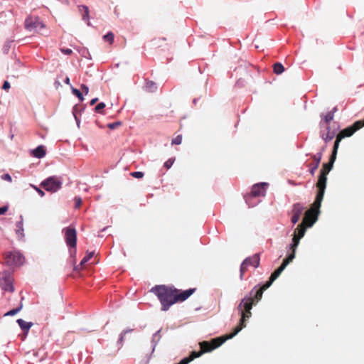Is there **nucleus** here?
I'll return each mask as SVG.
<instances>
[{
	"mask_svg": "<svg viewBox=\"0 0 364 364\" xmlns=\"http://www.w3.org/2000/svg\"><path fill=\"white\" fill-rule=\"evenodd\" d=\"M16 233L21 238L23 237V218L20 216V220L16 223Z\"/></svg>",
	"mask_w": 364,
	"mask_h": 364,
	"instance_id": "nucleus-20",
	"label": "nucleus"
},
{
	"mask_svg": "<svg viewBox=\"0 0 364 364\" xmlns=\"http://www.w3.org/2000/svg\"><path fill=\"white\" fill-rule=\"evenodd\" d=\"M46 191L55 193L62 187V181L56 176H50L43 181L41 183Z\"/></svg>",
	"mask_w": 364,
	"mask_h": 364,
	"instance_id": "nucleus-7",
	"label": "nucleus"
},
{
	"mask_svg": "<svg viewBox=\"0 0 364 364\" xmlns=\"http://www.w3.org/2000/svg\"><path fill=\"white\" fill-rule=\"evenodd\" d=\"M22 308H23V304H22V301H21L16 308L11 309V310L9 311L8 312H6L4 314V316H14V315L16 314L17 313H18L22 309Z\"/></svg>",
	"mask_w": 364,
	"mask_h": 364,
	"instance_id": "nucleus-22",
	"label": "nucleus"
},
{
	"mask_svg": "<svg viewBox=\"0 0 364 364\" xmlns=\"http://www.w3.org/2000/svg\"><path fill=\"white\" fill-rule=\"evenodd\" d=\"M80 87H81L82 92H85V95H87V93L89 92L88 87L87 85H85V84H82Z\"/></svg>",
	"mask_w": 364,
	"mask_h": 364,
	"instance_id": "nucleus-34",
	"label": "nucleus"
},
{
	"mask_svg": "<svg viewBox=\"0 0 364 364\" xmlns=\"http://www.w3.org/2000/svg\"><path fill=\"white\" fill-rule=\"evenodd\" d=\"M267 183H261L255 184L252 188L250 195L245 196V200L247 203H250V199L252 197H258V196H264L265 195V186Z\"/></svg>",
	"mask_w": 364,
	"mask_h": 364,
	"instance_id": "nucleus-13",
	"label": "nucleus"
},
{
	"mask_svg": "<svg viewBox=\"0 0 364 364\" xmlns=\"http://www.w3.org/2000/svg\"><path fill=\"white\" fill-rule=\"evenodd\" d=\"M65 240L70 248H75L77 243V232L74 228L68 227L64 229Z\"/></svg>",
	"mask_w": 364,
	"mask_h": 364,
	"instance_id": "nucleus-12",
	"label": "nucleus"
},
{
	"mask_svg": "<svg viewBox=\"0 0 364 364\" xmlns=\"http://www.w3.org/2000/svg\"><path fill=\"white\" fill-rule=\"evenodd\" d=\"M130 174L136 178H141L144 176V173L141 171L132 172Z\"/></svg>",
	"mask_w": 364,
	"mask_h": 364,
	"instance_id": "nucleus-30",
	"label": "nucleus"
},
{
	"mask_svg": "<svg viewBox=\"0 0 364 364\" xmlns=\"http://www.w3.org/2000/svg\"><path fill=\"white\" fill-rule=\"evenodd\" d=\"M75 208H79L82 204V199L80 197H75Z\"/></svg>",
	"mask_w": 364,
	"mask_h": 364,
	"instance_id": "nucleus-32",
	"label": "nucleus"
},
{
	"mask_svg": "<svg viewBox=\"0 0 364 364\" xmlns=\"http://www.w3.org/2000/svg\"><path fill=\"white\" fill-rule=\"evenodd\" d=\"M146 89L147 91H149L150 92H153L156 90L157 86L154 82L147 81L146 82Z\"/></svg>",
	"mask_w": 364,
	"mask_h": 364,
	"instance_id": "nucleus-24",
	"label": "nucleus"
},
{
	"mask_svg": "<svg viewBox=\"0 0 364 364\" xmlns=\"http://www.w3.org/2000/svg\"><path fill=\"white\" fill-rule=\"evenodd\" d=\"M336 107H335L333 111L326 113V114L323 116L322 120L321 121L320 125H325L326 127L329 126L330 122H331L333 119L334 112H336Z\"/></svg>",
	"mask_w": 364,
	"mask_h": 364,
	"instance_id": "nucleus-16",
	"label": "nucleus"
},
{
	"mask_svg": "<svg viewBox=\"0 0 364 364\" xmlns=\"http://www.w3.org/2000/svg\"><path fill=\"white\" fill-rule=\"evenodd\" d=\"M294 253H291L287 258L283 260L282 264L274 272L272 273L269 281L264 284L259 289H256V287L250 292V296H245L242 299L237 306V309L241 315L240 323L235 328L232 333L213 338L210 341H203L200 343V346L204 349L203 351H212L213 350L220 346L225 341L232 338L243 328L246 326V320L252 316L251 309L255 302H258L262 297L263 292L267 289L277 279L286 267L294 259Z\"/></svg>",
	"mask_w": 364,
	"mask_h": 364,
	"instance_id": "nucleus-1",
	"label": "nucleus"
},
{
	"mask_svg": "<svg viewBox=\"0 0 364 364\" xmlns=\"http://www.w3.org/2000/svg\"><path fill=\"white\" fill-rule=\"evenodd\" d=\"M325 147L321 149V151L315 155L312 156L313 163L310 164L311 168L309 170L310 173L314 176L316 170L318 168L320 162L322 159V152L324 151Z\"/></svg>",
	"mask_w": 364,
	"mask_h": 364,
	"instance_id": "nucleus-15",
	"label": "nucleus"
},
{
	"mask_svg": "<svg viewBox=\"0 0 364 364\" xmlns=\"http://www.w3.org/2000/svg\"><path fill=\"white\" fill-rule=\"evenodd\" d=\"M304 208L300 203H296L293 205L291 213L292 216L291 218V221L292 223H296L303 213Z\"/></svg>",
	"mask_w": 364,
	"mask_h": 364,
	"instance_id": "nucleus-14",
	"label": "nucleus"
},
{
	"mask_svg": "<svg viewBox=\"0 0 364 364\" xmlns=\"http://www.w3.org/2000/svg\"><path fill=\"white\" fill-rule=\"evenodd\" d=\"M98 99L97 98H94L92 99L91 101H90V105H94L97 102Z\"/></svg>",
	"mask_w": 364,
	"mask_h": 364,
	"instance_id": "nucleus-40",
	"label": "nucleus"
},
{
	"mask_svg": "<svg viewBox=\"0 0 364 364\" xmlns=\"http://www.w3.org/2000/svg\"><path fill=\"white\" fill-rule=\"evenodd\" d=\"M5 263L10 267L20 266L24 262V257L19 252L14 250L4 254Z\"/></svg>",
	"mask_w": 364,
	"mask_h": 364,
	"instance_id": "nucleus-6",
	"label": "nucleus"
},
{
	"mask_svg": "<svg viewBox=\"0 0 364 364\" xmlns=\"http://www.w3.org/2000/svg\"><path fill=\"white\" fill-rule=\"evenodd\" d=\"M79 11L82 13V20L87 21V25H90L88 7L84 5L80 6Z\"/></svg>",
	"mask_w": 364,
	"mask_h": 364,
	"instance_id": "nucleus-21",
	"label": "nucleus"
},
{
	"mask_svg": "<svg viewBox=\"0 0 364 364\" xmlns=\"http://www.w3.org/2000/svg\"><path fill=\"white\" fill-rule=\"evenodd\" d=\"M307 226L304 223H301L298 225L297 228L294 231V237L292 239V243L290 245V249L291 250V253H294L295 256L296 250L299 244V241L301 237H304L306 232V228Z\"/></svg>",
	"mask_w": 364,
	"mask_h": 364,
	"instance_id": "nucleus-11",
	"label": "nucleus"
},
{
	"mask_svg": "<svg viewBox=\"0 0 364 364\" xmlns=\"http://www.w3.org/2000/svg\"><path fill=\"white\" fill-rule=\"evenodd\" d=\"M17 323L20 328L25 331L26 333L28 332L30 328L33 326V323L32 322H27L22 318H18Z\"/></svg>",
	"mask_w": 364,
	"mask_h": 364,
	"instance_id": "nucleus-18",
	"label": "nucleus"
},
{
	"mask_svg": "<svg viewBox=\"0 0 364 364\" xmlns=\"http://www.w3.org/2000/svg\"><path fill=\"white\" fill-rule=\"evenodd\" d=\"M121 122H114V123H110V124H108L107 127L111 129H115L116 127H117L118 126H120L121 125Z\"/></svg>",
	"mask_w": 364,
	"mask_h": 364,
	"instance_id": "nucleus-33",
	"label": "nucleus"
},
{
	"mask_svg": "<svg viewBox=\"0 0 364 364\" xmlns=\"http://www.w3.org/2000/svg\"><path fill=\"white\" fill-rule=\"evenodd\" d=\"M94 255V252H87L85 257L80 262V265H83L88 262Z\"/></svg>",
	"mask_w": 364,
	"mask_h": 364,
	"instance_id": "nucleus-26",
	"label": "nucleus"
},
{
	"mask_svg": "<svg viewBox=\"0 0 364 364\" xmlns=\"http://www.w3.org/2000/svg\"><path fill=\"white\" fill-rule=\"evenodd\" d=\"M363 127H364V119L356 121L352 126L341 130L336 136L333 149L338 151L339 144L343 139L351 136L357 130L360 129Z\"/></svg>",
	"mask_w": 364,
	"mask_h": 364,
	"instance_id": "nucleus-5",
	"label": "nucleus"
},
{
	"mask_svg": "<svg viewBox=\"0 0 364 364\" xmlns=\"http://www.w3.org/2000/svg\"><path fill=\"white\" fill-rule=\"evenodd\" d=\"M182 135L179 134L172 139L171 144L175 145H179L182 143Z\"/></svg>",
	"mask_w": 364,
	"mask_h": 364,
	"instance_id": "nucleus-28",
	"label": "nucleus"
},
{
	"mask_svg": "<svg viewBox=\"0 0 364 364\" xmlns=\"http://www.w3.org/2000/svg\"><path fill=\"white\" fill-rule=\"evenodd\" d=\"M196 290V288H192L181 291L173 287L156 285L151 289V292L158 297L161 304V309L168 311L173 304L186 301Z\"/></svg>",
	"mask_w": 364,
	"mask_h": 364,
	"instance_id": "nucleus-2",
	"label": "nucleus"
},
{
	"mask_svg": "<svg viewBox=\"0 0 364 364\" xmlns=\"http://www.w3.org/2000/svg\"><path fill=\"white\" fill-rule=\"evenodd\" d=\"M260 257L259 254L256 253L251 257H247L241 264L240 266V279L243 278L245 273L246 272L247 267L252 266L257 268L259 266Z\"/></svg>",
	"mask_w": 364,
	"mask_h": 364,
	"instance_id": "nucleus-9",
	"label": "nucleus"
},
{
	"mask_svg": "<svg viewBox=\"0 0 364 364\" xmlns=\"http://www.w3.org/2000/svg\"><path fill=\"white\" fill-rule=\"evenodd\" d=\"M337 152V150L333 149L332 154L330 157L329 161L328 163H325L323 164L318 181L316 183L318 192L322 193H325L327 181V175L333 168V163L336 159Z\"/></svg>",
	"mask_w": 364,
	"mask_h": 364,
	"instance_id": "nucleus-4",
	"label": "nucleus"
},
{
	"mask_svg": "<svg viewBox=\"0 0 364 364\" xmlns=\"http://www.w3.org/2000/svg\"><path fill=\"white\" fill-rule=\"evenodd\" d=\"M61 51L67 55H70L73 53V50L71 49L67 48V49H61Z\"/></svg>",
	"mask_w": 364,
	"mask_h": 364,
	"instance_id": "nucleus-39",
	"label": "nucleus"
},
{
	"mask_svg": "<svg viewBox=\"0 0 364 364\" xmlns=\"http://www.w3.org/2000/svg\"><path fill=\"white\" fill-rule=\"evenodd\" d=\"M1 178L3 180H5V181H9V182H11V180H12L11 176L9 174H8V173L4 174L1 176Z\"/></svg>",
	"mask_w": 364,
	"mask_h": 364,
	"instance_id": "nucleus-35",
	"label": "nucleus"
},
{
	"mask_svg": "<svg viewBox=\"0 0 364 364\" xmlns=\"http://www.w3.org/2000/svg\"><path fill=\"white\" fill-rule=\"evenodd\" d=\"M8 210V206L0 207V215H4Z\"/></svg>",
	"mask_w": 364,
	"mask_h": 364,
	"instance_id": "nucleus-37",
	"label": "nucleus"
},
{
	"mask_svg": "<svg viewBox=\"0 0 364 364\" xmlns=\"http://www.w3.org/2000/svg\"><path fill=\"white\" fill-rule=\"evenodd\" d=\"M105 107V104L104 102L99 103L95 108L97 112H102V110Z\"/></svg>",
	"mask_w": 364,
	"mask_h": 364,
	"instance_id": "nucleus-31",
	"label": "nucleus"
},
{
	"mask_svg": "<svg viewBox=\"0 0 364 364\" xmlns=\"http://www.w3.org/2000/svg\"><path fill=\"white\" fill-rule=\"evenodd\" d=\"M273 70L275 74L279 75L284 71V68L281 63H276L273 65Z\"/></svg>",
	"mask_w": 364,
	"mask_h": 364,
	"instance_id": "nucleus-23",
	"label": "nucleus"
},
{
	"mask_svg": "<svg viewBox=\"0 0 364 364\" xmlns=\"http://www.w3.org/2000/svg\"><path fill=\"white\" fill-rule=\"evenodd\" d=\"M114 33L112 32H108L106 35L103 36V39L105 41H107L109 43V44H112L114 41Z\"/></svg>",
	"mask_w": 364,
	"mask_h": 364,
	"instance_id": "nucleus-25",
	"label": "nucleus"
},
{
	"mask_svg": "<svg viewBox=\"0 0 364 364\" xmlns=\"http://www.w3.org/2000/svg\"><path fill=\"white\" fill-rule=\"evenodd\" d=\"M10 88V83L8 81H5L3 84L2 89L8 90Z\"/></svg>",
	"mask_w": 364,
	"mask_h": 364,
	"instance_id": "nucleus-36",
	"label": "nucleus"
},
{
	"mask_svg": "<svg viewBox=\"0 0 364 364\" xmlns=\"http://www.w3.org/2000/svg\"><path fill=\"white\" fill-rule=\"evenodd\" d=\"M335 135V131H331L329 126H327L326 132L321 133V136L325 141V142L327 143L331 141L334 138Z\"/></svg>",
	"mask_w": 364,
	"mask_h": 364,
	"instance_id": "nucleus-17",
	"label": "nucleus"
},
{
	"mask_svg": "<svg viewBox=\"0 0 364 364\" xmlns=\"http://www.w3.org/2000/svg\"><path fill=\"white\" fill-rule=\"evenodd\" d=\"M32 154L33 156L38 159H41L46 155V149L43 146H38L37 148L32 151Z\"/></svg>",
	"mask_w": 364,
	"mask_h": 364,
	"instance_id": "nucleus-19",
	"label": "nucleus"
},
{
	"mask_svg": "<svg viewBox=\"0 0 364 364\" xmlns=\"http://www.w3.org/2000/svg\"><path fill=\"white\" fill-rule=\"evenodd\" d=\"M33 188H35V190L38 192V193L41 196H44L45 195V193L41 190L39 188L36 187V186H33Z\"/></svg>",
	"mask_w": 364,
	"mask_h": 364,
	"instance_id": "nucleus-38",
	"label": "nucleus"
},
{
	"mask_svg": "<svg viewBox=\"0 0 364 364\" xmlns=\"http://www.w3.org/2000/svg\"><path fill=\"white\" fill-rule=\"evenodd\" d=\"M125 333H126V332H123V333L121 334V336H120V338H119V341H120L121 342H122V341H123L124 336V334H125Z\"/></svg>",
	"mask_w": 364,
	"mask_h": 364,
	"instance_id": "nucleus-41",
	"label": "nucleus"
},
{
	"mask_svg": "<svg viewBox=\"0 0 364 364\" xmlns=\"http://www.w3.org/2000/svg\"><path fill=\"white\" fill-rule=\"evenodd\" d=\"M64 82L65 84L70 85V78L67 77Z\"/></svg>",
	"mask_w": 364,
	"mask_h": 364,
	"instance_id": "nucleus-42",
	"label": "nucleus"
},
{
	"mask_svg": "<svg viewBox=\"0 0 364 364\" xmlns=\"http://www.w3.org/2000/svg\"><path fill=\"white\" fill-rule=\"evenodd\" d=\"M175 161V158H171L169 159H168L164 164V166L166 168V169H169L172 165L173 164Z\"/></svg>",
	"mask_w": 364,
	"mask_h": 364,
	"instance_id": "nucleus-29",
	"label": "nucleus"
},
{
	"mask_svg": "<svg viewBox=\"0 0 364 364\" xmlns=\"http://www.w3.org/2000/svg\"><path fill=\"white\" fill-rule=\"evenodd\" d=\"M72 92L75 96H77L79 98L80 101H81V102L83 101L84 98H83L82 94L81 93V92L79 90H77L76 88H72Z\"/></svg>",
	"mask_w": 364,
	"mask_h": 364,
	"instance_id": "nucleus-27",
	"label": "nucleus"
},
{
	"mask_svg": "<svg viewBox=\"0 0 364 364\" xmlns=\"http://www.w3.org/2000/svg\"><path fill=\"white\" fill-rule=\"evenodd\" d=\"M323 196L324 193L317 192L314 202L304 213L302 223L305 224L306 226L311 227L317 220Z\"/></svg>",
	"mask_w": 364,
	"mask_h": 364,
	"instance_id": "nucleus-3",
	"label": "nucleus"
},
{
	"mask_svg": "<svg viewBox=\"0 0 364 364\" xmlns=\"http://www.w3.org/2000/svg\"><path fill=\"white\" fill-rule=\"evenodd\" d=\"M44 27L45 25L38 16H28L25 20V28L30 32H39Z\"/></svg>",
	"mask_w": 364,
	"mask_h": 364,
	"instance_id": "nucleus-10",
	"label": "nucleus"
},
{
	"mask_svg": "<svg viewBox=\"0 0 364 364\" xmlns=\"http://www.w3.org/2000/svg\"><path fill=\"white\" fill-rule=\"evenodd\" d=\"M0 288L4 291H14V278L10 272H0Z\"/></svg>",
	"mask_w": 364,
	"mask_h": 364,
	"instance_id": "nucleus-8",
	"label": "nucleus"
}]
</instances>
